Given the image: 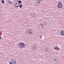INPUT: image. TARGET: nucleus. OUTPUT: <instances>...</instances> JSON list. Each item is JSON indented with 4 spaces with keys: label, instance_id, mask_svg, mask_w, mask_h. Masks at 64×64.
I'll return each mask as SVG.
<instances>
[{
    "label": "nucleus",
    "instance_id": "9d476101",
    "mask_svg": "<svg viewBox=\"0 0 64 64\" xmlns=\"http://www.w3.org/2000/svg\"><path fill=\"white\" fill-rule=\"evenodd\" d=\"M18 3L19 4H20L21 3H22V1H21L20 0L18 1Z\"/></svg>",
    "mask_w": 64,
    "mask_h": 64
},
{
    "label": "nucleus",
    "instance_id": "39448f33",
    "mask_svg": "<svg viewBox=\"0 0 64 64\" xmlns=\"http://www.w3.org/2000/svg\"><path fill=\"white\" fill-rule=\"evenodd\" d=\"M13 2L12 1H10L8 2V4H12Z\"/></svg>",
    "mask_w": 64,
    "mask_h": 64
},
{
    "label": "nucleus",
    "instance_id": "b1692460",
    "mask_svg": "<svg viewBox=\"0 0 64 64\" xmlns=\"http://www.w3.org/2000/svg\"><path fill=\"white\" fill-rule=\"evenodd\" d=\"M12 63H13V64H14V62H13Z\"/></svg>",
    "mask_w": 64,
    "mask_h": 64
},
{
    "label": "nucleus",
    "instance_id": "9b49d317",
    "mask_svg": "<svg viewBox=\"0 0 64 64\" xmlns=\"http://www.w3.org/2000/svg\"><path fill=\"white\" fill-rule=\"evenodd\" d=\"M1 2L2 4H4V0H2L1 1Z\"/></svg>",
    "mask_w": 64,
    "mask_h": 64
},
{
    "label": "nucleus",
    "instance_id": "f3484780",
    "mask_svg": "<svg viewBox=\"0 0 64 64\" xmlns=\"http://www.w3.org/2000/svg\"><path fill=\"white\" fill-rule=\"evenodd\" d=\"M18 0H16V2H18Z\"/></svg>",
    "mask_w": 64,
    "mask_h": 64
},
{
    "label": "nucleus",
    "instance_id": "423d86ee",
    "mask_svg": "<svg viewBox=\"0 0 64 64\" xmlns=\"http://www.w3.org/2000/svg\"><path fill=\"white\" fill-rule=\"evenodd\" d=\"M55 50H58L59 48H58L57 47H55L54 48Z\"/></svg>",
    "mask_w": 64,
    "mask_h": 64
},
{
    "label": "nucleus",
    "instance_id": "393cba45",
    "mask_svg": "<svg viewBox=\"0 0 64 64\" xmlns=\"http://www.w3.org/2000/svg\"><path fill=\"white\" fill-rule=\"evenodd\" d=\"M12 64H14L13 63H12Z\"/></svg>",
    "mask_w": 64,
    "mask_h": 64
},
{
    "label": "nucleus",
    "instance_id": "6e6552de",
    "mask_svg": "<svg viewBox=\"0 0 64 64\" xmlns=\"http://www.w3.org/2000/svg\"><path fill=\"white\" fill-rule=\"evenodd\" d=\"M18 6H19V8H21L22 7V4H20L18 5Z\"/></svg>",
    "mask_w": 64,
    "mask_h": 64
},
{
    "label": "nucleus",
    "instance_id": "6ab92c4d",
    "mask_svg": "<svg viewBox=\"0 0 64 64\" xmlns=\"http://www.w3.org/2000/svg\"><path fill=\"white\" fill-rule=\"evenodd\" d=\"M12 62H10V64H12Z\"/></svg>",
    "mask_w": 64,
    "mask_h": 64
},
{
    "label": "nucleus",
    "instance_id": "ddd939ff",
    "mask_svg": "<svg viewBox=\"0 0 64 64\" xmlns=\"http://www.w3.org/2000/svg\"><path fill=\"white\" fill-rule=\"evenodd\" d=\"M40 24L41 25V26L43 27V24L41 23Z\"/></svg>",
    "mask_w": 64,
    "mask_h": 64
},
{
    "label": "nucleus",
    "instance_id": "f8f14e48",
    "mask_svg": "<svg viewBox=\"0 0 64 64\" xmlns=\"http://www.w3.org/2000/svg\"><path fill=\"white\" fill-rule=\"evenodd\" d=\"M53 60H54V61H58V60H56L55 58L53 59Z\"/></svg>",
    "mask_w": 64,
    "mask_h": 64
},
{
    "label": "nucleus",
    "instance_id": "a878e982",
    "mask_svg": "<svg viewBox=\"0 0 64 64\" xmlns=\"http://www.w3.org/2000/svg\"><path fill=\"white\" fill-rule=\"evenodd\" d=\"M13 62L14 61V60H13Z\"/></svg>",
    "mask_w": 64,
    "mask_h": 64
},
{
    "label": "nucleus",
    "instance_id": "aec40b11",
    "mask_svg": "<svg viewBox=\"0 0 64 64\" xmlns=\"http://www.w3.org/2000/svg\"><path fill=\"white\" fill-rule=\"evenodd\" d=\"M14 63H16V61H15V62H14Z\"/></svg>",
    "mask_w": 64,
    "mask_h": 64
},
{
    "label": "nucleus",
    "instance_id": "f03ea898",
    "mask_svg": "<svg viewBox=\"0 0 64 64\" xmlns=\"http://www.w3.org/2000/svg\"><path fill=\"white\" fill-rule=\"evenodd\" d=\"M18 46L22 48H24V44L23 42H20L18 44Z\"/></svg>",
    "mask_w": 64,
    "mask_h": 64
},
{
    "label": "nucleus",
    "instance_id": "dca6fc26",
    "mask_svg": "<svg viewBox=\"0 0 64 64\" xmlns=\"http://www.w3.org/2000/svg\"><path fill=\"white\" fill-rule=\"evenodd\" d=\"M39 1H41V0H37V2H39Z\"/></svg>",
    "mask_w": 64,
    "mask_h": 64
},
{
    "label": "nucleus",
    "instance_id": "0eeeda50",
    "mask_svg": "<svg viewBox=\"0 0 64 64\" xmlns=\"http://www.w3.org/2000/svg\"><path fill=\"white\" fill-rule=\"evenodd\" d=\"M14 6L15 8H18L19 5H18V6L14 5Z\"/></svg>",
    "mask_w": 64,
    "mask_h": 64
},
{
    "label": "nucleus",
    "instance_id": "5701e85b",
    "mask_svg": "<svg viewBox=\"0 0 64 64\" xmlns=\"http://www.w3.org/2000/svg\"><path fill=\"white\" fill-rule=\"evenodd\" d=\"M1 39V37L0 36V40Z\"/></svg>",
    "mask_w": 64,
    "mask_h": 64
},
{
    "label": "nucleus",
    "instance_id": "4be33fe9",
    "mask_svg": "<svg viewBox=\"0 0 64 64\" xmlns=\"http://www.w3.org/2000/svg\"><path fill=\"white\" fill-rule=\"evenodd\" d=\"M13 62V61H11V62Z\"/></svg>",
    "mask_w": 64,
    "mask_h": 64
},
{
    "label": "nucleus",
    "instance_id": "4468645a",
    "mask_svg": "<svg viewBox=\"0 0 64 64\" xmlns=\"http://www.w3.org/2000/svg\"><path fill=\"white\" fill-rule=\"evenodd\" d=\"M37 2H38V4H40V2H39L38 1H37Z\"/></svg>",
    "mask_w": 64,
    "mask_h": 64
},
{
    "label": "nucleus",
    "instance_id": "7ed1b4c3",
    "mask_svg": "<svg viewBox=\"0 0 64 64\" xmlns=\"http://www.w3.org/2000/svg\"><path fill=\"white\" fill-rule=\"evenodd\" d=\"M32 30H29L28 31V33L30 34H32Z\"/></svg>",
    "mask_w": 64,
    "mask_h": 64
},
{
    "label": "nucleus",
    "instance_id": "a211bd4d",
    "mask_svg": "<svg viewBox=\"0 0 64 64\" xmlns=\"http://www.w3.org/2000/svg\"><path fill=\"white\" fill-rule=\"evenodd\" d=\"M11 60L12 61H13V60H14V59H12Z\"/></svg>",
    "mask_w": 64,
    "mask_h": 64
},
{
    "label": "nucleus",
    "instance_id": "2eb2a0df",
    "mask_svg": "<svg viewBox=\"0 0 64 64\" xmlns=\"http://www.w3.org/2000/svg\"><path fill=\"white\" fill-rule=\"evenodd\" d=\"M22 48V47H18V48H20V49H21V48Z\"/></svg>",
    "mask_w": 64,
    "mask_h": 64
},
{
    "label": "nucleus",
    "instance_id": "f257e3e1",
    "mask_svg": "<svg viewBox=\"0 0 64 64\" xmlns=\"http://www.w3.org/2000/svg\"><path fill=\"white\" fill-rule=\"evenodd\" d=\"M63 7V5L61 3V2H59L58 4V6H57V8H62Z\"/></svg>",
    "mask_w": 64,
    "mask_h": 64
},
{
    "label": "nucleus",
    "instance_id": "412c9836",
    "mask_svg": "<svg viewBox=\"0 0 64 64\" xmlns=\"http://www.w3.org/2000/svg\"><path fill=\"white\" fill-rule=\"evenodd\" d=\"M48 50V49H46V51L47 50Z\"/></svg>",
    "mask_w": 64,
    "mask_h": 64
},
{
    "label": "nucleus",
    "instance_id": "20e7f679",
    "mask_svg": "<svg viewBox=\"0 0 64 64\" xmlns=\"http://www.w3.org/2000/svg\"><path fill=\"white\" fill-rule=\"evenodd\" d=\"M60 34L61 35L63 36L64 35V30H61V32H60Z\"/></svg>",
    "mask_w": 64,
    "mask_h": 64
},
{
    "label": "nucleus",
    "instance_id": "1a4fd4ad",
    "mask_svg": "<svg viewBox=\"0 0 64 64\" xmlns=\"http://www.w3.org/2000/svg\"><path fill=\"white\" fill-rule=\"evenodd\" d=\"M18 4H19L18 3H16L14 4V6H16L18 5Z\"/></svg>",
    "mask_w": 64,
    "mask_h": 64
}]
</instances>
